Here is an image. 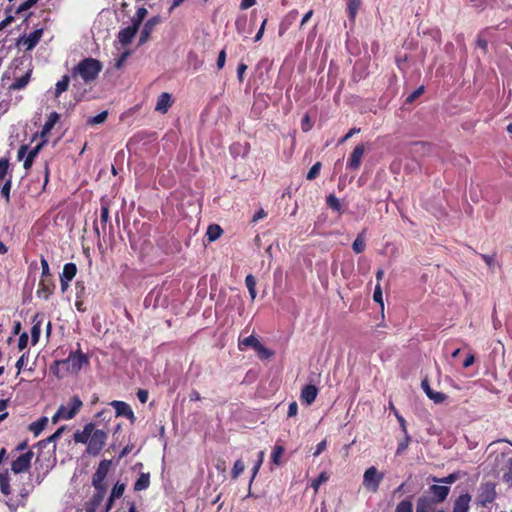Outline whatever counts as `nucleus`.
<instances>
[{"label":"nucleus","mask_w":512,"mask_h":512,"mask_svg":"<svg viewBox=\"0 0 512 512\" xmlns=\"http://www.w3.org/2000/svg\"><path fill=\"white\" fill-rule=\"evenodd\" d=\"M73 439L76 443L87 444L86 452L97 456L106 445L108 432L103 429H96L94 423H88L83 430L74 433Z\"/></svg>","instance_id":"1"},{"label":"nucleus","mask_w":512,"mask_h":512,"mask_svg":"<svg viewBox=\"0 0 512 512\" xmlns=\"http://www.w3.org/2000/svg\"><path fill=\"white\" fill-rule=\"evenodd\" d=\"M103 66L102 63L95 58H84L71 71L72 79L81 78L85 84L95 81Z\"/></svg>","instance_id":"2"},{"label":"nucleus","mask_w":512,"mask_h":512,"mask_svg":"<svg viewBox=\"0 0 512 512\" xmlns=\"http://www.w3.org/2000/svg\"><path fill=\"white\" fill-rule=\"evenodd\" d=\"M89 358L80 349L71 351L66 359L56 360L55 367H62L63 372L78 374L84 366L89 365Z\"/></svg>","instance_id":"3"},{"label":"nucleus","mask_w":512,"mask_h":512,"mask_svg":"<svg viewBox=\"0 0 512 512\" xmlns=\"http://www.w3.org/2000/svg\"><path fill=\"white\" fill-rule=\"evenodd\" d=\"M384 479V473L375 466L368 467L363 474L362 486L369 493H377L381 482Z\"/></svg>","instance_id":"4"},{"label":"nucleus","mask_w":512,"mask_h":512,"mask_svg":"<svg viewBox=\"0 0 512 512\" xmlns=\"http://www.w3.org/2000/svg\"><path fill=\"white\" fill-rule=\"evenodd\" d=\"M83 403L78 396H73L69 403L61 405L55 415L53 416V422H57L58 419L69 420L75 417V415L81 409Z\"/></svg>","instance_id":"5"},{"label":"nucleus","mask_w":512,"mask_h":512,"mask_svg":"<svg viewBox=\"0 0 512 512\" xmlns=\"http://www.w3.org/2000/svg\"><path fill=\"white\" fill-rule=\"evenodd\" d=\"M497 497L496 484L488 481L481 483L476 497V504L480 507H488Z\"/></svg>","instance_id":"6"},{"label":"nucleus","mask_w":512,"mask_h":512,"mask_svg":"<svg viewBox=\"0 0 512 512\" xmlns=\"http://www.w3.org/2000/svg\"><path fill=\"white\" fill-rule=\"evenodd\" d=\"M34 456L32 451H27L19 455L11 463V470L14 474H21L27 472L31 467V461Z\"/></svg>","instance_id":"7"},{"label":"nucleus","mask_w":512,"mask_h":512,"mask_svg":"<svg viewBox=\"0 0 512 512\" xmlns=\"http://www.w3.org/2000/svg\"><path fill=\"white\" fill-rule=\"evenodd\" d=\"M111 460L100 461L95 473L92 476V486L107 487L105 479L111 468Z\"/></svg>","instance_id":"8"},{"label":"nucleus","mask_w":512,"mask_h":512,"mask_svg":"<svg viewBox=\"0 0 512 512\" xmlns=\"http://www.w3.org/2000/svg\"><path fill=\"white\" fill-rule=\"evenodd\" d=\"M94 487V494L92 497L85 503V510L86 512H96L97 509L102 504L105 495L107 493V487H99V486H93Z\"/></svg>","instance_id":"9"},{"label":"nucleus","mask_w":512,"mask_h":512,"mask_svg":"<svg viewBox=\"0 0 512 512\" xmlns=\"http://www.w3.org/2000/svg\"><path fill=\"white\" fill-rule=\"evenodd\" d=\"M56 286L53 278H40L36 296L48 300L54 293Z\"/></svg>","instance_id":"10"},{"label":"nucleus","mask_w":512,"mask_h":512,"mask_svg":"<svg viewBox=\"0 0 512 512\" xmlns=\"http://www.w3.org/2000/svg\"><path fill=\"white\" fill-rule=\"evenodd\" d=\"M450 487L446 485H431L428 489V495L435 503H442L448 496Z\"/></svg>","instance_id":"11"},{"label":"nucleus","mask_w":512,"mask_h":512,"mask_svg":"<svg viewBox=\"0 0 512 512\" xmlns=\"http://www.w3.org/2000/svg\"><path fill=\"white\" fill-rule=\"evenodd\" d=\"M365 152L363 144H358L349 156L347 167L352 170H358L360 168L362 158Z\"/></svg>","instance_id":"12"},{"label":"nucleus","mask_w":512,"mask_h":512,"mask_svg":"<svg viewBox=\"0 0 512 512\" xmlns=\"http://www.w3.org/2000/svg\"><path fill=\"white\" fill-rule=\"evenodd\" d=\"M437 505L430 496L422 495L417 500L416 512H438Z\"/></svg>","instance_id":"13"},{"label":"nucleus","mask_w":512,"mask_h":512,"mask_svg":"<svg viewBox=\"0 0 512 512\" xmlns=\"http://www.w3.org/2000/svg\"><path fill=\"white\" fill-rule=\"evenodd\" d=\"M160 23V18L154 16L150 18L145 24L140 34L139 44L142 45L150 39V35L154 30L155 26Z\"/></svg>","instance_id":"14"},{"label":"nucleus","mask_w":512,"mask_h":512,"mask_svg":"<svg viewBox=\"0 0 512 512\" xmlns=\"http://www.w3.org/2000/svg\"><path fill=\"white\" fill-rule=\"evenodd\" d=\"M111 406L116 410V416H124L130 420L134 419V412L126 402L114 400Z\"/></svg>","instance_id":"15"},{"label":"nucleus","mask_w":512,"mask_h":512,"mask_svg":"<svg viewBox=\"0 0 512 512\" xmlns=\"http://www.w3.org/2000/svg\"><path fill=\"white\" fill-rule=\"evenodd\" d=\"M318 395V388L315 385H305L301 390V401L307 405H311Z\"/></svg>","instance_id":"16"},{"label":"nucleus","mask_w":512,"mask_h":512,"mask_svg":"<svg viewBox=\"0 0 512 512\" xmlns=\"http://www.w3.org/2000/svg\"><path fill=\"white\" fill-rule=\"evenodd\" d=\"M137 32H138V29L132 25L120 30L118 33L119 42L123 46H127V45L131 44V42H132L133 38L135 37V35L137 34Z\"/></svg>","instance_id":"17"},{"label":"nucleus","mask_w":512,"mask_h":512,"mask_svg":"<svg viewBox=\"0 0 512 512\" xmlns=\"http://www.w3.org/2000/svg\"><path fill=\"white\" fill-rule=\"evenodd\" d=\"M471 496L468 493L461 494L456 498L452 512H469Z\"/></svg>","instance_id":"18"},{"label":"nucleus","mask_w":512,"mask_h":512,"mask_svg":"<svg viewBox=\"0 0 512 512\" xmlns=\"http://www.w3.org/2000/svg\"><path fill=\"white\" fill-rule=\"evenodd\" d=\"M172 105L171 95L167 92H163L158 97L155 110L161 113H166Z\"/></svg>","instance_id":"19"},{"label":"nucleus","mask_w":512,"mask_h":512,"mask_svg":"<svg viewBox=\"0 0 512 512\" xmlns=\"http://www.w3.org/2000/svg\"><path fill=\"white\" fill-rule=\"evenodd\" d=\"M43 29H36L31 32L23 41L26 50H32L41 40Z\"/></svg>","instance_id":"20"},{"label":"nucleus","mask_w":512,"mask_h":512,"mask_svg":"<svg viewBox=\"0 0 512 512\" xmlns=\"http://www.w3.org/2000/svg\"><path fill=\"white\" fill-rule=\"evenodd\" d=\"M47 141V139H43L38 145H36L33 149L29 151L23 163V167L25 169L31 168L35 157L38 155V153L40 152L42 147L47 143Z\"/></svg>","instance_id":"21"},{"label":"nucleus","mask_w":512,"mask_h":512,"mask_svg":"<svg viewBox=\"0 0 512 512\" xmlns=\"http://www.w3.org/2000/svg\"><path fill=\"white\" fill-rule=\"evenodd\" d=\"M260 343L261 342L253 335H250L245 338L240 337L238 341V348L240 351H244L250 347L255 351Z\"/></svg>","instance_id":"22"},{"label":"nucleus","mask_w":512,"mask_h":512,"mask_svg":"<svg viewBox=\"0 0 512 512\" xmlns=\"http://www.w3.org/2000/svg\"><path fill=\"white\" fill-rule=\"evenodd\" d=\"M361 5V0H347L346 12L350 22H355L358 10L360 9Z\"/></svg>","instance_id":"23"},{"label":"nucleus","mask_w":512,"mask_h":512,"mask_svg":"<svg viewBox=\"0 0 512 512\" xmlns=\"http://www.w3.org/2000/svg\"><path fill=\"white\" fill-rule=\"evenodd\" d=\"M59 119H60V116L57 112L50 113L47 121L45 122V124L42 127L41 137L43 139H46L45 138L46 135L48 133H50V131L53 129L54 125L59 121Z\"/></svg>","instance_id":"24"},{"label":"nucleus","mask_w":512,"mask_h":512,"mask_svg":"<svg viewBox=\"0 0 512 512\" xmlns=\"http://www.w3.org/2000/svg\"><path fill=\"white\" fill-rule=\"evenodd\" d=\"M72 77L69 75H64L62 78L55 84L54 96L55 98H59L60 95L68 90L70 79Z\"/></svg>","instance_id":"25"},{"label":"nucleus","mask_w":512,"mask_h":512,"mask_svg":"<svg viewBox=\"0 0 512 512\" xmlns=\"http://www.w3.org/2000/svg\"><path fill=\"white\" fill-rule=\"evenodd\" d=\"M223 229L218 224H210L206 231V236L209 242H214L221 237Z\"/></svg>","instance_id":"26"},{"label":"nucleus","mask_w":512,"mask_h":512,"mask_svg":"<svg viewBox=\"0 0 512 512\" xmlns=\"http://www.w3.org/2000/svg\"><path fill=\"white\" fill-rule=\"evenodd\" d=\"M0 491L3 495L8 496L11 494V485L8 470L0 473Z\"/></svg>","instance_id":"27"},{"label":"nucleus","mask_w":512,"mask_h":512,"mask_svg":"<svg viewBox=\"0 0 512 512\" xmlns=\"http://www.w3.org/2000/svg\"><path fill=\"white\" fill-rule=\"evenodd\" d=\"M34 485L31 481V478L28 477L26 482H22L18 488V494L23 499L26 500L27 497L33 492Z\"/></svg>","instance_id":"28"},{"label":"nucleus","mask_w":512,"mask_h":512,"mask_svg":"<svg viewBox=\"0 0 512 512\" xmlns=\"http://www.w3.org/2000/svg\"><path fill=\"white\" fill-rule=\"evenodd\" d=\"M77 274V266L75 263H66L63 267V271L60 278L71 281Z\"/></svg>","instance_id":"29"},{"label":"nucleus","mask_w":512,"mask_h":512,"mask_svg":"<svg viewBox=\"0 0 512 512\" xmlns=\"http://www.w3.org/2000/svg\"><path fill=\"white\" fill-rule=\"evenodd\" d=\"M150 485V476L148 473H142L139 478L134 483L135 491H142L149 487Z\"/></svg>","instance_id":"30"},{"label":"nucleus","mask_w":512,"mask_h":512,"mask_svg":"<svg viewBox=\"0 0 512 512\" xmlns=\"http://www.w3.org/2000/svg\"><path fill=\"white\" fill-rule=\"evenodd\" d=\"M364 236L365 230L358 234V236L356 237L352 244V249L356 254L362 253L365 250L366 244Z\"/></svg>","instance_id":"31"},{"label":"nucleus","mask_w":512,"mask_h":512,"mask_svg":"<svg viewBox=\"0 0 512 512\" xmlns=\"http://www.w3.org/2000/svg\"><path fill=\"white\" fill-rule=\"evenodd\" d=\"M48 419L46 417H41L37 421L31 423L29 425V430L34 433L35 436L40 434L45 426L47 425Z\"/></svg>","instance_id":"32"},{"label":"nucleus","mask_w":512,"mask_h":512,"mask_svg":"<svg viewBox=\"0 0 512 512\" xmlns=\"http://www.w3.org/2000/svg\"><path fill=\"white\" fill-rule=\"evenodd\" d=\"M31 72H27L23 76L16 78L14 82L11 84L10 88L12 90H20L24 88L30 81Z\"/></svg>","instance_id":"33"},{"label":"nucleus","mask_w":512,"mask_h":512,"mask_svg":"<svg viewBox=\"0 0 512 512\" xmlns=\"http://www.w3.org/2000/svg\"><path fill=\"white\" fill-rule=\"evenodd\" d=\"M285 452V449L282 445H275L273 451L271 453V461L273 464L279 466L282 464V456Z\"/></svg>","instance_id":"34"},{"label":"nucleus","mask_w":512,"mask_h":512,"mask_svg":"<svg viewBox=\"0 0 512 512\" xmlns=\"http://www.w3.org/2000/svg\"><path fill=\"white\" fill-rule=\"evenodd\" d=\"M147 9L144 8V7H140L137 9L135 15L133 16L132 18V26H135L138 30H139V27L141 25V23L143 22V20L145 19V17L147 16Z\"/></svg>","instance_id":"35"},{"label":"nucleus","mask_w":512,"mask_h":512,"mask_svg":"<svg viewBox=\"0 0 512 512\" xmlns=\"http://www.w3.org/2000/svg\"><path fill=\"white\" fill-rule=\"evenodd\" d=\"M100 221L102 224V229L105 230L106 224L109 221V203L107 201L102 200L101 201V209H100Z\"/></svg>","instance_id":"36"},{"label":"nucleus","mask_w":512,"mask_h":512,"mask_svg":"<svg viewBox=\"0 0 512 512\" xmlns=\"http://www.w3.org/2000/svg\"><path fill=\"white\" fill-rule=\"evenodd\" d=\"M245 284H246V287L248 288L251 299L254 300L256 297V284H257L255 277L252 274H248L245 278Z\"/></svg>","instance_id":"37"},{"label":"nucleus","mask_w":512,"mask_h":512,"mask_svg":"<svg viewBox=\"0 0 512 512\" xmlns=\"http://www.w3.org/2000/svg\"><path fill=\"white\" fill-rule=\"evenodd\" d=\"M108 117V111H102L98 115L89 117L87 119V125L94 126L98 124H102L107 120Z\"/></svg>","instance_id":"38"},{"label":"nucleus","mask_w":512,"mask_h":512,"mask_svg":"<svg viewBox=\"0 0 512 512\" xmlns=\"http://www.w3.org/2000/svg\"><path fill=\"white\" fill-rule=\"evenodd\" d=\"M326 204L332 210L337 211V212H341V209H342L341 202H340V200L334 194H329L327 196Z\"/></svg>","instance_id":"39"},{"label":"nucleus","mask_w":512,"mask_h":512,"mask_svg":"<svg viewBox=\"0 0 512 512\" xmlns=\"http://www.w3.org/2000/svg\"><path fill=\"white\" fill-rule=\"evenodd\" d=\"M329 480V475L327 472L323 471L319 474V476L312 480L311 487L314 489L315 493L318 492L321 484L327 482Z\"/></svg>","instance_id":"40"},{"label":"nucleus","mask_w":512,"mask_h":512,"mask_svg":"<svg viewBox=\"0 0 512 512\" xmlns=\"http://www.w3.org/2000/svg\"><path fill=\"white\" fill-rule=\"evenodd\" d=\"M410 442H411V436L409 435V433L403 434V439L398 442L396 455L399 456V455L403 454L409 447Z\"/></svg>","instance_id":"41"},{"label":"nucleus","mask_w":512,"mask_h":512,"mask_svg":"<svg viewBox=\"0 0 512 512\" xmlns=\"http://www.w3.org/2000/svg\"><path fill=\"white\" fill-rule=\"evenodd\" d=\"M255 352L257 353V356L261 360H266V359H269L270 357L273 356V351H271L270 349L266 348L262 343H260L258 345V347L256 348Z\"/></svg>","instance_id":"42"},{"label":"nucleus","mask_w":512,"mask_h":512,"mask_svg":"<svg viewBox=\"0 0 512 512\" xmlns=\"http://www.w3.org/2000/svg\"><path fill=\"white\" fill-rule=\"evenodd\" d=\"M394 512H413V504L410 499H404L399 502Z\"/></svg>","instance_id":"43"},{"label":"nucleus","mask_w":512,"mask_h":512,"mask_svg":"<svg viewBox=\"0 0 512 512\" xmlns=\"http://www.w3.org/2000/svg\"><path fill=\"white\" fill-rule=\"evenodd\" d=\"M125 488H126V484L125 483L117 481L115 483V485L113 486L112 491L110 493L112 495V498H117L118 499V498L122 497V495L125 492Z\"/></svg>","instance_id":"44"},{"label":"nucleus","mask_w":512,"mask_h":512,"mask_svg":"<svg viewBox=\"0 0 512 512\" xmlns=\"http://www.w3.org/2000/svg\"><path fill=\"white\" fill-rule=\"evenodd\" d=\"M40 263L42 269L40 278H53V275L50 273L49 263L43 255L40 258Z\"/></svg>","instance_id":"45"},{"label":"nucleus","mask_w":512,"mask_h":512,"mask_svg":"<svg viewBox=\"0 0 512 512\" xmlns=\"http://www.w3.org/2000/svg\"><path fill=\"white\" fill-rule=\"evenodd\" d=\"M447 397L448 396L443 392H436L434 390L428 392V398L433 400L436 404L443 403Z\"/></svg>","instance_id":"46"},{"label":"nucleus","mask_w":512,"mask_h":512,"mask_svg":"<svg viewBox=\"0 0 512 512\" xmlns=\"http://www.w3.org/2000/svg\"><path fill=\"white\" fill-rule=\"evenodd\" d=\"M321 162H316L308 171L307 175H306V178L307 180H314L316 179L319 174H320V170H321Z\"/></svg>","instance_id":"47"},{"label":"nucleus","mask_w":512,"mask_h":512,"mask_svg":"<svg viewBox=\"0 0 512 512\" xmlns=\"http://www.w3.org/2000/svg\"><path fill=\"white\" fill-rule=\"evenodd\" d=\"M11 188H12V180L10 178L5 181V183L3 184L2 188H1V196L3 198H5L7 203H9V201H10Z\"/></svg>","instance_id":"48"},{"label":"nucleus","mask_w":512,"mask_h":512,"mask_svg":"<svg viewBox=\"0 0 512 512\" xmlns=\"http://www.w3.org/2000/svg\"><path fill=\"white\" fill-rule=\"evenodd\" d=\"M64 427L58 428L51 436L38 442V446H42L43 443H51L59 439L64 431Z\"/></svg>","instance_id":"49"},{"label":"nucleus","mask_w":512,"mask_h":512,"mask_svg":"<svg viewBox=\"0 0 512 512\" xmlns=\"http://www.w3.org/2000/svg\"><path fill=\"white\" fill-rule=\"evenodd\" d=\"M245 465L242 460H236L232 468V478L236 479L244 471Z\"/></svg>","instance_id":"50"},{"label":"nucleus","mask_w":512,"mask_h":512,"mask_svg":"<svg viewBox=\"0 0 512 512\" xmlns=\"http://www.w3.org/2000/svg\"><path fill=\"white\" fill-rule=\"evenodd\" d=\"M263 460H264V451H260L258 453V460L256 461L254 467H253V470H252V477H251V480H250V484L252 483V481L254 480V478L256 477L262 463H263Z\"/></svg>","instance_id":"51"},{"label":"nucleus","mask_w":512,"mask_h":512,"mask_svg":"<svg viewBox=\"0 0 512 512\" xmlns=\"http://www.w3.org/2000/svg\"><path fill=\"white\" fill-rule=\"evenodd\" d=\"M40 324H41V322H36V324L31 329V341H32L33 345H35L39 340V336H40V332H41Z\"/></svg>","instance_id":"52"},{"label":"nucleus","mask_w":512,"mask_h":512,"mask_svg":"<svg viewBox=\"0 0 512 512\" xmlns=\"http://www.w3.org/2000/svg\"><path fill=\"white\" fill-rule=\"evenodd\" d=\"M38 2V0H26L25 2H23L21 5H19L15 11L16 14H20L26 10H29L30 8H32L34 5H36V3Z\"/></svg>","instance_id":"53"},{"label":"nucleus","mask_w":512,"mask_h":512,"mask_svg":"<svg viewBox=\"0 0 512 512\" xmlns=\"http://www.w3.org/2000/svg\"><path fill=\"white\" fill-rule=\"evenodd\" d=\"M425 91L424 86H420L415 89L408 97L406 98V103H413L417 98H419Z\"/></svg>","instance_id":"54"},{"label":"nucleus","mask_w":512,"mask_h":512,"mask_svg":"<svg viewBox=\"0 0 512 512\" xmlns=\"http://www.w3.org/2000/svg\"><path fill=\"white\" fill-rule=\"evenodd\" d=\"M9 169V159L1 158L0 159V180L4 179Z\"/></svg>","instance_id":"55"},{"label":"nucleus","mask_w":512,"mask_h":512,"mask_svg":"<svg viewBox=\"0 0 512 512\" xmlns=\"http://www.w3.org/2000/svg\"><path fill=\"white\" fill-rule=\"evenodd\" d=\"M458 479V476L456 474H449L448 476L444 477V478H441V479H438V478H434V481L436 482H441V483H445V484H452L454 483L456 480Z\"/></svg>","instance_id":"56"},{"label":"nucleus","mask_w":512,"mask_h":512,"mask_svg":"<svg viewBox=\"0 0 512 512\" xmlns=\"http://www.w3.org/2000/svg\"><path fill=\"white\" fill-rule=\"evenodd\" d=\"M76 289V298L80 299L85 294V285L83 281H77L75 285Z\"/></svg>","instance_id":"57"},{"label":"nucleus","mask_w":512,"mask_h":512,"mask_svg":"<svg viewBox=\"0 0 512 512\" xmlns=\"http://www.w3.org/2000/svg\"><path fill=\"white\" fill-rule=\"evenodd\" d=\"M28 334L27 333H22L18 339V348L19 350H23L27 347L28 345Z\"/></svg>","instance_id":"58"},{"label":"nucleus","mask_w":512,"mask_h":512,"mask_svg":"<svg viewBox=\"0 0 512 512\" xmlns=\"http://www.w3.org/2000/svg\"><path fill=\"white\" fill-rule=\"evenodd\" d=\"M226 62V52L225 50H221L219 52L218 58H217V68L220 70L224 67Z\"/></svg>","instance_id":"59"},{"label":"nucleus","mask_w":512,"mask_h":512,"mask_svg":"<svg viewBox=\"0 0 512 512\" xmlns=\"http://www.w3.org/2000/svg\"><path fill=\"white\" fill-rule=\"evenodd\" d=\"M298 413V405L295 401L291 402L288 406L287 415L288 417L296 416Z\"/></svg>","instance_id":"60"},{"label":"nucleus","mask_w":512,"mask_h":512,"mask_svg":"<svg viewBox=\"0 0 512 512\" xmlns=\"http://www.w3.org/2000/svg\"><path fill=\"white\" fill-rule=\"evenodd\" d=\"M398 423H399V426H400V429L402 431L403 434H408V429H407V423H406V420L403 418V416L400 414V415H397L396 417Z\"/></svg>","instance_id":"61"},{"label":"nucleus","mask_w":512,"mask_h":512,"mask_svg":"<svg viewBox=\"0 0 512 512\" xmlns=\"http://www.w3.org/2000/svg\"><path fill=\"white\" fill-rule=\"evenodd\" d=\"M326 446H327V441L324 439L320 443L317 444L316 450L313 453V456L314 457L319 456L326 449Z\"/></svg>","instance_id":"62"},{"label":"nucleus","mask_w":512,"mask_h":512,"mask_svg":"<svg viewBox=\"0 0 512 512\" xmlns=\"http://www.w3.org/2000/svg\"><path fill=\"white\" fill-rule=\"evenodd\" d=\"M480 257L489 268L494 267V255L480 254Z\"/></svg>","instance_id":"63"},{"label":"nucleus","mask_w":512,"mask_h":512,"mask_svg":"<svg viewBox=\"0 0 512 512\" xmlns=\"http://www.w3.org/2000/svg\"><path fill=\"white\" fill-rule=\"evenodd\" d=\"M148 391L147 390H144V389H139L137 391V398L138 400L141 402V403H146L147 400H148Z\"/></svg>","instance_id":"64"}]
</instances>
